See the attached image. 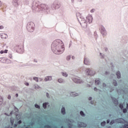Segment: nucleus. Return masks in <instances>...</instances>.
<instances>
[{
    "label": "nucleus",
    "mask_w": 128,
    "mask_h": 128,
    "mask_svg": "<svg viewBox=\"0 0 128 128\" xmlns=\"http://www.w3.org/2000/svg\"><path fill=\"white\" fill-rule=\"evenodd\" d=\"M73 82L76 84H82V80H80L78 78H73Z\"/></svg>",
    "instance_id": "nucleus-5"
},
{
    "label": "nucleus",
    "mask_w": 128,
    "mask_h": 128,
    "mask_svg": "<svg viewBox=\"0 0 128 128\" xmlns=\"http://www.w3.org/2000/svg\"><path fill=\"white\" fill-rule=\"evenodd\" d=\"M52 48L54 54H60L64 52V44L62 40H57L52 42Z\"/></svg>",
    "instance_id": "nucleus-1"
},
{
    "label": "nucleus",
    "mask_w": 128,
    "mask_h": 128,
    "mask_svg": "<svg viewBox=\"0 0 128 128\" xmlns=\"http://www.w3.org/2000/svg\"><path fill=\"white\" fill-rule=\"evenodd\" d=\"M34 80H36V82H38V78H36V77H34Z\"/></svg>",
    "instance_id": "nucleus-26"
},
{
    "label": "nucleus",
    "mask_w": 128,
    "mask_h": 128,
    "mask_svg": "<svg viewBox=\"0 0 128 128\" xmlns=\"http://www.w3.org/2000/svg\"><path fill=\"white\" fill-rule=\"evenodd\" d=\"M11 98L12 97L10 96V95H8V100H10Z\"/></svg>",
    "instance_id": "nucleus-34"
},
{
    "label": "nucleus",
    "mask_w": 128,
    "mask_h": 128,
    "mask_svg": "<svg viewBox=\"0 0 128 128\" xmlns=\"http://www.w3.org/2000/svg\"><path fill=\"white\" fill-rule=\"evenodd\" d=\"M35 108H40V106L37 104H35Z\"/></svg>",
    "instance_id": "nucleus-27"
},
{
    "label": "nucleus",
    "mask_w": 128,
    "mask_h": 128,
    "mask_svg": "<svg viewBox=\"0 0 128 128\" xmlns=\"http://www.w3.org/2000/svg\"><path fill=\"white\" fill-rule=\"evenodd\" d=\"M94 12V9H92L90 10V12Z\"/></svg>",
    "instance_id": "nucleus-35"
},
{
    "label": "nucleus",
    "mask_w": 128,
    "mask_h": 128,
    "mask_svg": "<svg viewBox=\"0 0 128 128\" xmlns=\"http://www.w3.org/2000/svg\"><path fill=\"white\" fill-rule=\"evenodd\" d=\"M70 96H78V93L73 92L70 94Z\"/></svg>",
    "instance_id": "nucleus-13"
},
{
    "label": "nucleus",
    "mask_w": 128,
    "mask_h": 128,
    "mask_svg": "<svg viewBox=\"0 0 128 128\" xmlns=\"http://www.w3.org/2000/svg\"><path fill=\"white\" fill-rule=\"evenodd\" d=\"M16 98H18V94H16Z\"/></svg>",
    "instance_id": "nucleus-45"
},
{
    "label": "nucleus",
    "mask_w": 128,
    "mask_h": 128,
    "mask_svg": "<svg viewBox=\"0 0 128 128\" xmlns=\"http://www.w3.org/2000/svg\"><path fill=\"white\" fill-rule=\"evenodd\" d=\"M41 6H46V4H41Z\"/></svg>",
    "instance_id": "nucleus-38"
},
{
    "label": "nucleus",
    "mask_w": 128,
    "mask_h": 128,
    "mask_svg": "<svg viewBox=\"0 0 128 128\" xmlns=\"http://www.w3.org/2000/svg\"><path fill=\"white\" fill-rule=\"evenodd\" d=\"M18 122V124H20L22 122V120H20Z\"/></svg>",
    "instance_id": "nucleus-43"
},
{
    "label": "nucleus",
    "mask_w": 128,
    "mask_h": 128,
    "mask_svg": "<svg viewBox=\"0 0 128 128\" xmlns=\"http://www.w3.org/2000/svg\"><path fill=\"white\" fill-rule=\"evenodd\" d=\"M92 97H90L89 98H88V100H92Z\"/></svg>",
    "instance_id": "nucleus-39"
},
{
    "label": "nucleus",
    "mask_w": 128,
    "mask_h": 128,
    "mask_svg": "<svg viewBox=\"0 0 128 128\" xmlns=\"http://www.w3.org/2000/svg\"><path fill=\"white\" fill-rule=\"evenodd\" d=\"M25 84L26 86H29L28 82L25 83Z\"/></svg>",
    "instance_id": "nucleus-36"
},
{
    "label": "nucleus",
    "mask_w": 128,
    "mask_h": 128,
    "mask_svg": "<svg viewBox=\"0 0 128 128\" xmlns=\"http://www.w3.org/2000/svg\"><path fill=\"white\" fill-rule=\"evenodd\" d=\"M116 75L117 76L118 78H120V72H118L116 73Z\"/></svg>",
    "instance_id": "nucleus-16"
},
{
    "label": "nucleus",
    "mask_w": 128,
    "mask_h": 128,
    "mask_svg": "<svg viewBox=\"0 0 128 128\" xmlns=\"http://www.w3.org/2000/svg\"><path fill=\"white\" fill-rule=\"evenodd\" d=\"M27 30L30 32H32V30L34 28V24L32 22H30L29 24L27 25Z\"/></svg>",
    "instance_id": "nucleus-2"
},
{
    "label": "nucleus",
    "mask_w": 128,
    "mask_h": 128,
    "mask_svg": "<svg viewBox=\"0 0 128 128\" xmlns=\"http://www.w3.org/2000/svg\"><path fill=\"white\" fill-rule=\"evenodd\" d=\"M35 88H36V86H35Z\"/></svg>",
    "instance_id": "nucleus-51"
},
{
    "label": "nucleus",
    "mask_w": 128,
    "mask_h": 128,
    "mask_svg": "<svg viewBox=\"0 0 128 128\" xmlns=\"http://www.w3.org/2000/svg\"><path fill=\"white\" fill-rule=\"evenodd\" d=\"M91 104H94V103H92V102H91Z\"/></svg>",
    "instance_id": "nucleus-48"
},
{
    "label": "nucleus",
    "mask_w": 128,
    "mask_h": 128,
    "mask_svg": "<svg viewBox=\"0 0 128 128\" xmlns=\"http://www.w3.org/2000/svg\"><path fill=\"white\" fill-rule=\"evenodd\" d=\"M103 86H106V84H103Z\"/></svg>",
    "instance_id": "nucleus-42"
},
{
    "label": "nucleus",
    "mask_w": 128,
    "mask_h": 128,
    "mask_svg": "<svg viewBox=\"0 0 128 128\" xmlns=\"http://www.w3.org/2000/svg\"><path fill=\"white\" fill-rule=\"evenodd\" d=\"M0 36H1V38H2V40H6V38H8V35H6V34L4 33L0 34Z\"/></svg>",
    "instance_id": "nucleus-8"
},
{
    "label": "nucleus",
    "mask_w": 128,
    "mask_h": 128,
    "mask_svg": "<svg viewBox=\"0 0 128 128\" xmlns=\"http://www.w3.org/2000/svg\"><path fill=\"white\" fill-rule=\"evenodd\" d=\"M110 122V120H107V124H109Z\"/></svg>",
    "instance_id": "nucleus-40"
},
{
    "label": "nucleus",
    "mask_w": 128,
    "mask_h": 128,
    "mask_svg": "<svg viewBox=\"0 0 128 128\" xmlns=\"http://www.w3.org/2000/svg\"><path fill=\"white\" fill-rule=\"evenodd\" d=\"M80 114L81 116H84V112H82V111H81V112H80Z\"/></svg>",
    "instance_id": "nucleus-23"
},
{
    "label": "nucleus",
    "mask_w": 128,
    "mask_h": 128,
    "mask_svg": "<svg viewBox=\"0 0 128 128\" xmlns=\"http://www.w3.org/2000/svg\"><path fill=\"white\" fill-rule=\"evenodd\" d=\"M80 126L81 128H85L86 126V124H84V122H80Z\"/></svg>",
    "instance_id": "nucleus-17"
},
{
    "label": "nucleus",
    "mask_w": 128,
    "mask_h": 128,
    "mask_svg": "<svg viewBox=\"0 0 128 128\" xmlns=\"http://www.w3.org/2000/svg\"><path fill=\"white\" fill-rule=\"evenodd\" d=\"M45 82H48V80H52V76H47L44 79Z\"/></svg>",
    "instance_id": "nucleus-12"
},
{
    "label": "nucleus",
    "mask_w": 128,
    "mask_h": 128,
    "mask_svg": "<svg viewBox=\"0 0 128 128\" xmlns=\"http://www.w3.org/2000/svg\"><path fill=\"white\" fill-rule=\"evenodd\" d=\"M95 84H100V80H95Z\"/></svg>",
    "instance_id": "nucleus-19"
},
{
    "label": "nucleus",
    "mask_w": 128,
    "mask_h": 128,
    "mask_svg": "<svg viewBox=\"0 0 128 128\" xmlns=\"http://www.w3.org/2000/svg\"><path fill=\"white\" fill-rule=\"evenodd\" d=\"M74 58V57L72 56V58Z\"/></svg>",
    "instance_id": "nucleus-50"
},
{
    "label": "nucleus",
    "mask_w": 128,
    "mask_h": 128,
    "mask_svg": "<svg viewBox=\"0 0 128 128\" xmlns=\"http://www.w3.org/2000/svg\"><path fill=\"white\" fill-rule=\"evenodd\" d=\"M126 112H128V110H126V108H124L123 110V112H124V114H126Z\"/></svg>",
    "instance_id": "nucleus-30"
},
{
    "label": "nucleus",
    "mask_w": 128,
    "mask_h": 128,
    "mask_svg": "<svg viewBox=\"0 0 128 128\" xmlns=\"http://www.w3.org/2000/svg\"><path fill=\"white\" fill-rule=\"evenodd\" d=\"M37 88H38V87H37Z\"/></svg>",
    "instance_id": "nucleus-53"
},
{
    "label": "nucleus",
    "mask_w": 128,
    "mask_h": 128,
    "mask_svg": "<svg viewBox=\"0 0 128 128\" xmlns=\"http://www.w3.org/2000/svg\"><path fill=\"white\" fill-rule=\"evenodd\" d=\"M101 126H106V122H101Z\"/></svg>",
    "instance_id": "nucleus-24"
},
{
    "label": "nucleus",
    "mask_w": 128,
    "mask_h": 128,
    "mask_svg": "<svg viewBox=\"0 0 128 128\" xmlns=\"http://www.w3.org/2000/svg\"><path fill=\"white\" fill-rule=\"evenodd\" d=\"M46 96H47L48 98V93H47V94H46Z\"/></svg>",
    "instance_id": "nucleus-44"
},
{
    "label": "nucleus",
    "mask_w": 128,
    "mask_h": 128,
    "mask_svg": "<svg viewBox=\"0 0 128 128\" xmlns=\"http://www.w3.org/2000/svg\"><path fill=\"white\" fill-rule=\"evenodd\" d=\"M84 64H86L87 66H90V60H88V59L87 58H85L84 60Z\"/></svg>",
    "instance_id": "nucleus-9"
},
{
    "label": "nucleus",
    "mask_w": 128,
    "mask_h": 128,
    "mask_svg": "<svg viewBox=\"0 0 128 128\" xmlns=\"http://www.w3.org/2000/svg\"><path fill=\"white\" fill-rule=\"evenodd\" d=\"M116 102H118V100H116Z\"/></svg>",
    "instance_id": "nucleus-49"
},
{
    "label": "nucleus",
    "mask_w": 128,
    "mask_h": 128,
    "mask_svg": "<svg viewBox=\"0 0 128 128\" xmlns=\"http://www.w3.org/2000/svg\"><path fill=\"white\" fill-rule=\"evenodd\" d=\"M48 104H46V102H45L44 104H43V108H46V105Z\"/></svg>",
    "instance_id": "nucleus-22"
},
{
    "label": "nucleus",
    "mask_w": 128,
    "mask_h": 128,
    "mask_svg": "<svg viewBox=\"0 0 128 128\" xmlns=\"http://www.w3.org/2000/svg\"><path fill=\"white\" fill-rule=\"evenodd\" d=\"M88 76H94V72L90 68H87L86 70Z\"/></svg>",
    "instance_id": "nucleus-4"
},
{
    "label": "nucleus",
    "mask_w": 128,
    "mask_h": 128,
    "mask_svg": "<svg viewBox=\"0 0 128 128\" xmlns=\"http://www.w3.org/2000/svg\"><path fill=\"white\" fill-rule=\"evenodd\" d=\"M62 75L63 76H65L66 78V76H68V74H66V72H62Z\"/></svg>",
    "instance_id": "nucleus-20"
},
{
    "label": "nucleus",
    "mask_w": 128,
    "mask_h": 128,
    "mask_svg": "<svg viewBox=\"0 0 128 128\" xmlns=\"http://www.w3.org/2000/svg\"><path fill=\"white\" fill-rule=\"evenodd\" d=\"M101 34H103V36H106V28L102 27L101 29Z\"/></svg>",
    "instance_id": "nucleus-7"
},
{
    "label": "nucleus",
    "mask_w": 128,
    "mask_h": 128,
    "mask_svg": "<svg viewBox=\"0 0 128 128\" xmlns=\"http://www.w3.org/2000/svg\"><path fill=\"white\" fill-rule=\"evenodd\" d=\"M62 128H63V126L62 127Z\"/></svg>",
    "instance_id": "nucleus-54"
},
{
    "label": "nucleus",
    "mask_w": 128,
    "mask_h": 128,
    "mask_svg": "<svg viewBox=\"0 0 128 128\" xmlns=\"http://www.w3.org/2000/svg\"><path fill=\"white\" fill-rule=\"evenodd\" d=\"M12 114V112H10V114Z\"/></svg>",
    "instance_id": "nucleus-52"
},
{
    "label": "nucleus",
    "mask_w": 128,
    "mask_h": 128,
    "mask_svg": "<svg viewBox=\"0 0 128 128\" xmlns=\"http://www.w3.org/2000/svg\"><path fill=\"white\" fill-rule=\"evenodd\" d=\"M113 86H118V83H116V80H114Z\"/></svg>",
    "instance_id": "nucleus-21"
},
{
    "label": "nucleus",
    "mask_w": 128,
    "mask_h": 128,
    "mask_svg": "<svg viewBox=\"0 0 128 128\" xmlns=\"http://www.w3.org/2000/svg\"><path fill=\"white\" fill-rule=\"evenodd\" d=\"M78 22H80V24L82 26H88V24H86V22H84V19L82 18V17H78Z\"/></svg>",
    "instance_id": "nucleus-3"
},
{
    "label": "nucleus",
    "mask_w": 128,
    "mask_h": 128,
    "mask_svg": "<svg viewBox=\"0 0 128 128\" xmlns=\"http://www.w3.org/2000/svg\"><path fill=\"white\" fill-rule=\"evenodd\" d=\"M117 121L120 122V124H124V120L122 118L118 119Z\"/></svg>",
    "instance_id": "nucleus-11"
},
{
    "label": "nucleus",
    "mask_w": 128,
    "mask_h": 128,
    "mask_svg": "<svg viewBox=\"0 0 128 128\" xmlns=\"http://www.w3.org/2000/svg\"><path fill=\"white\" fill-rule=\"evenodd\" d=\"M58 82L60 84H64V80L62 78L58 79Z\"/></svg>",
    "instance_id": "nucleus-18"
},
{
    "label": "nucleus",
    "mask_w": 128,
    "mask_h": 128,
    "mask_svg": "<svg viewBox=\"0 0 128 128\" xmlns=\"http://www.w3.org/2000/svg\"><path fill=\"white\" fill-rule=\"evenodd\" d=\"M4 28V26H0V30H3Z\"/></svg>",
    "instance_id": "nucleus-33"
},
{
    "label": "nucleus",
    "mask_w": 128,
    "mask_h": 128,
    "mask_svg": "<svg viewBox=\"0 0 128 128\" xmlns=\"http://www.w3.org/2000/svg\"><path fill=\"white\" fill-rule=\"evenodd\" d=\"M120 108L121 110H122L124 108V105L122 104H120Z\"/></svg>",
    "instance_id": "nucleus-25"
},
{
    "label": "nucleus",
    "mask_w": 128,
    "mask_h": 128,
    "mask_svg": "<svg viewBox=\"0 0 128 128\" xmlns=\"http://www.w3.org/2000/svg\"><path fill=\"white\" fill-rule=\"evenodd\" d=\"M46 128H50V126H48V125H46Z\"/></svg>",
    "instance_id": "nucleus-41"
},
{
    "label": "nucleus",
    "mask_w": 128,
    "mask_h": 128,
    "mask_svg": "<svg viewBox=\"0 0 128 128\" xmlns=\"http://www.w3.org/2000/svg\"><path fill=\"white\" fill-rule=\"evenodd\" d=\"M10 122H11L12 124H14V120H12V119H10Z\"/></svg>",
    "instance_id": "nucleus-32"
},
{
    "label": "nucleus",
    "mask_w": 128,
    "mask_h": 128,
    "mask_svg": "<svg viewBox=\"0 0 128 128\" xmlns=\"http://www.w3.org/2000/svg\"><path fill=\"white\" fill-rule=\"evenodd\" d=\"M2 6V2L0 1V6Z\"/></svg>",
    "instance_id": "nucleus-46"
},
{
    "label": "nucleus",
    "mask_w": 128,
    "mask_h": 128,
    "mask_svg": "<svg viewBox=\"0 0 128 128\" xmlns=\"http://www.w3.org/2000/svg\"><path fill=\"white\" fill-rule=\"evenodd\" d=\"M62 114H66V108L64 107H63L62 108Z\"/></svg>",
    "instance_id": "nucleus-15"
},
{
    "label": "nucleus",
    "mask_w": 128,
    "mask_h": 128,
    "mask_svg": "<svg viewBox=\"0 0 128 128\" xmlns=\"http://www.w3.org/2000/svg\"><path fill=\"white\" fill-rule=\"evenodd\" d=\"M53 6L55 10H58L60 8V4H54Z\"/></svg>",
    "instance_id": "nucleus-10"
},
{
    "label": "nucleus",
    "mask_w": 128,
    "mask_h": 128,
    "mask_svg": "<svg viewBox=\"0 0 128 128\" xmlns=\"http://www.w3.org/2000/svg\"><path fill=\"white\" fill-rule=\"evenodd\" d=\"M94 90H95V92H96V90H98V88H94Z\"/></svg>",
    "instance_id": "nucleus-37"
},
{
    "label": "nucleus",
    "mask_w": 128,
    "mask_h": 128,
    "mask_svg": "<svg viewBox=\"0 0 128 128\" xmlns=\"http://www.w3.org/2000/svg\"><path fill=\"white\" fill-rule=\"evenodd\" d=\"M8 50H2L0 52V54H8Z\"/></svg>",
    "instance_id": "nucleus-14"
},
{
    "label": "nucleus",
    "mask_w": 128,
    "mask_h": 128,
    "mask_svg": "<svg viewBox=\"0 0 128 128\" xmlns=\"http://www.w3.org/2000/svg\"><path fill=\"white\" fill-rule=\"evenodd\" d=\"M124 128H128V124H125L124 127Z\"/></svg>",
    "instance_id": "nucleus-31"
},
{
    "label": "nucleus",
    "mask_w": 128,
    "mask_h": 128,
    "mask_svg": "<svg viewBox=\"0 0 128 128\" xmlns=\"http://www.w3.org/2000/svg\"><path fill=\"white\" fill-rule=\"evenodd\" d=\"M86 18L87 22H88L89 24H90L92 22V16H87Z\"/></svg>",
    "instance_id": "nucleus-6"
},
{
    "label": "nucleus",
    "mask_w": 128,
    "mask_h": 128,
    "mask_svg": "<svg viewBox=\"0 0 128 128\" xmlns=\"http://www.w3.org/2000/svg\"><path fill=\"white\" fill-rule=\"evenodd\" d=\"M126 108H128V104H126Z\"/></svg>",
    "instance_id": "nucleus-47"
},
{
    "label": "nucleus",
    "mask_w": 128,
    "mask_h": 128,
    "mask_svg": "<svg viewBox=\"0 0 128 128\" xmlns=\"http://www.w3.org/2000/svg\"><path fill=\"white\" fill-rule=\"evenodd\" d=\"M66 60H70V56H68L66 57Z\"/></svg>",
    "instance_id": "nucleus-28"
},
{
    "label": "nucleus",
    "mask_w": 128,
    "mask_h": 128,
    "mask_svg": "<svg viewBox=\"0 0 128 128\" xmlns=\"http://www.w3.org/2000/svg\"><path fill=\"white\" fill-rule=\"evenodd\" d=\"M114 124V120H112L110 122V124Z\"/></svg>",
    "instance_id": "nucleus-29"
}]
</instances>
